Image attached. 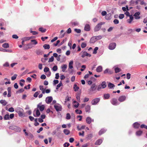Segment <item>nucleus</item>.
Segmentation results:
<instances>
[{
	"mask_svg": "<svg viewBox=\"0 0 147 147\" xmlns=\"http://www.w3.org/2000/svg\"><path fill=\"white\" fill-rule=\"evenodd\" d=\"M15 111L17 112L19 117H23L25 116L24 114V113L23 109L20 107H17L15 109Z\"/></svg>",
	"mask_w": 147,
	"mask_h": 147,
	"instance_id": "obj_1",
	"label": "nucleus"
},
{
	"mask_svg": "<svg viewBox=\"0 0 147 147\" xmlns=\"http://www.w3.org/2000/svg\"><path fill=\"white\" fill-rule=\"evenodd\" d=\"M105 22H100L98 23L94 27V31L95 32L98 31L101 28L102 25L104 24Z\"/></svg>",
	"mask_w": 147,
	"mask_h": 147,
	"instance_id": "obj_2",
	"label": "nucleus"
},
{
	"mask_svg": "<svg viewBox=\"0 0 147 147\" xmlns=\"http://www.w3.org/2000/svg\"><path fill=\"white\" fill-rule=\"evenodd\" d=\"M54 107L57 111H61L62 109L61 106L58 103L55 104L54 105Z\"/></svg>",
	"mask_w": 147,
	"mask_h": 147,
	"instance_id": "obj_3",
	"label": "nucleus"
},
{
	"mask_svg": "<svg viewBox=\"0 0 147 147\" xmlns=\"http://www.w3.org/2000/svg\"><path fill=\"white\" fill-rule=\"evenodd\" d=\"M111 102L112 105H118L119 104L117 99L115 98H113L111 100Z\"/></svg>",
	"mask_w": 147,
	"mask_h": 147,
	"instance_id": "obj_4",
	"label": "nucleus"
},
{
	"mask_svg": "<svg viewBox=\"0 0 147 147\" xmlns=\"http://www.w3.org/2000/svg\"><path fill=\"white\" fill-rule=\"evenodd\" d=\"M100 100V98H95L92 100L91 102V104L93 105H96Z\"/></svg>",
	"mask_w": 147,
	"mask_h": 147,
	"instance_id": "obj_5",
	"label": "nucleus"
},
{
	"mask_svg": "<svg viewBox=\"0 0 147 147\" xmlns=\"http://www.w3.org/2000/svg\"><path fill=\"white\" fill-rule=\"evenodd\" d=\"M116 45V44L115 43H110L109 45V48L110 50H113L115 48Z\"/></svg>",
	"mask_w": 147,
	"mask_h": 147,
	"instance_id": "obj_6",
	"label": "nucleus"
},
{
	"mask_svg": "<svg viewBox=\"0 0 147 147\" xmlns=\"http://www.w3.org/2000/svg\"><path fill=\"white\" fill-rule=\"evenodd\" d=\"M81 53H82V58L85 57V56H88L90 57L91 56V55L89 54L88 53L86 52L85 51H82L81 52Z\"/></svg>",
	"mask_w": 147,
	"mask_h": 147,
	"instance_id": "obj_7",
	"label": "nucleus"
},
{
	"mask_svg": "<svg viewBox=\"0 0 147 147\" xmlns=\"http://www.w3.org/2000/svg\"><path fill=\"white\" fill-rule=\"evenodd\" d=\"M126 98V96H125L122 95L119 98L118 100L120 102H122L125 100Z\"/></svg>",
	"mask_w": 147,
	"mask_h": 147,
	"instance_id": "obj_8",
	"label": "nucleus"
},
{
	"mask_svg": "<svg viewBox=\"0 0 147 147\" xmlns=\"http://www.w3.org/2000/svg\"><path fill=\"white\" fill-rule=\"evenodd\" d=\"M53 100V98L51 96L47 97L45 100L47 104L50 103Z\"/></svg>",
	"mask_w": 147,
	"mask_h": 147,
	"instance_id": "obj_9",
	"label": "nucleus"
},
{
	"mask_svg": "<svg viewBox=\"0 0 147 147\" xmlns=\"http://www.w3.org/2000/svg\"><path fill=\"white\" fill-rule=\"evenodd\" d=\"M96 85L95 84H93L91 86L89 90L91 92H94L95 91L96 89Z\"/></svg>",
	"mask_w": 147,
	"mask_h": 147,
	"instance_id": "obj_10",
	"label": "nucleus"
},
{
	"mask_svg": "<svg viewBox=\"0 0 147 147\" xmlns=\"http://www.w3.org/2000/svg\"><path fill=\"white\" fill-rule=\"evenodd\" d=\"M35 111H36V115H35L33 113L34 116V117H39L40 115V113L38 109H35L34 111V113L35 112Z\"/></svg>",
	"mask_w": 147,
	"mask_h": 147,
	"instance_id": "obj_11",
	"label": "nucleus"
},
{
	"mask_svg": "<svg viewBox=\"0 0 147 147\" xmlns=\"http://www.w3.org/2000/svg\"><path fill=\"white\" fill-rule=\"evenodd\" d=\"M41 103H40L37 105V107L39 108L40 110L42 111L45 109V106L43 105H41Z\"/></svg>",
	"mask_w": 147,
	"mask_h": 147,
	"instance_id": "obj_12",
	"label": "nucleus"
},
{
	"mask_svg": "<svg viewBox=\"0 0 147 147\" xmlns=\"http://www.w3.org/2000/svg\"><path fill=\"white\" fill-rule=\"evenodd\" d=\"M140 13L139 12H137L134 15V16L135 17V18L136 19H139L140 18V17L139 16Z\"/></svg>",
	"mask_w": 147,
	"mask_h": 147,
	"instance_id": "obj_13",
	"label": "nucleus"
},
{
	"mask_svg": "<svg viewBox=\"0 0 147 147\" xmlns=\"http://www.w3.org/2000/svg\"><path fill=\"white\" fill-rule=\"evenodd\" d=\"M86 123L88 124H90L91 123L92 121L93 122L94 119H93L92 120V119L91 118L89 117H88L86 118Z\"/></svg>",
	"mask_w": 147,
	"mask_h": 147,
	"instance_id": "obj_14",
	"label": "nucleus"
},
{
	"mask_svg": "<svg viewBox=\"0 0 147 147\" xmlns=\"http://www.w3.org/2000/svg\"><path fill=\"white\" fill-rule=\"evenodd\" d=\"M90 26L88 24H86L85 25L84 27L85 30L87 31H88L90 30Z\"/></svg>",
	"mask_w": 147,
	"mask_h": 147,
	"instance_id": "obj_15",
	"label": "nucleus"
},
{
	"mask_svg": "<svg viewBox=\"0 0 147 147\" xmlns=\"http://www.w3.org/2000/svg\"><path fill=\"white\" fill-rule=\"evenodd\" d=\"M102 139H98L96 141L95 144L97 145H100L102 143Z\"/></svg>",
	"mask_w": 147,
	"mask_h": 147,
	"instance_id": "obj_16",
	"label": "nucleus"
},
{
	"mask_svg": "<svg viewBox=\"0 0 147 147\" xmlns=\"http://www.w3.org/2000/svg\"><path fill=\"white\" fill-rule=\"evenodd\" d=\"M0 103L2 104L3 106H5L7 104V102L5 100H0Z\"/></svg>",
	"mask_w": 147,
	"mask_h": 147,
	"instance_id": "obj_17",
	"label": "nucleus"
},
{
	"mask_svg": "<svg viewBox=\"0 0 147 147\" xmlns=\"http://www.w3.org/2000/svg\"><path fill=\"white\" fill-rule=\"evenodd\" d=\"M36 53L38 55H41L43 54V52L40 49H38L36 51Z\"/></svg>",
	"mask_w": 147,
	"mask_h": 147,
	"instance_id": "obj_18",
	"label": "nucleus"
},
{
	"mask_svg": "<svg viewBox=\"0 0 147 147\" xmlns=\"http://www.w3.org/2000/svg\"><path fill=\"white\" fill-rule=\"evenodd\" d=\"M129 19L127 20V22L129 23L130 24L131 23L132 21L134 19V18L132 15H131L129 17Z\"/></svg>",
	"mask_w": 147,
	"mask_h": 147,
	"instance_id": "obj_19",
	"label": "nucleus"
},
{
	"mask_svg": "<svg viewBox=\"0 0 147 147\" xmlns=\"http://www.w3.org/2000/svg\"><path fill=\"white\" fill-rule=\"evenodd\" d=\"M105 19L108 20H110L111 18V14L109 13L106 15L105 16Z\"/></svg>",
	"mask_w": 147,
	"mask_h": 147,
	"instance_id": "obj_20",
	"label": "nucleus"
},
{
	"mask_svg": "<svg viewBox=\"0 0 147 147\" xmlns=\"http://www.w3.org/2000/svg\"><path fill=\"white\" fill-rule=\"evenodd\" d=\"M90 109V106L89 105H87L85 108V111L86 112H89Z\"/></svg>",
	"mask_w": 147,
	"mask_h": 147,
	"instance_id": "obj_21",
	"label": "nucleus"
},
{
	"mask_svg": "<svg viewBox=\"0 0 147 147\" xmlns=\"http://www.w3.org/2000/svg\"><path fill=\"white\" fill-rule=\"evenodd\" d=\"M102 71V67L101 66H98L96 69V71L97 72H100Z\"/></svg>",
	"mask_w": 147,
	"mask_h": 147,
	"instance_id": "obj_22",
	"label": "nucleus"
},
{
	"mask_svg": "<svg viewBox=\"0 0 147 147\" xmlns=\"http://www.w3.org/2000/svg\"><path fill=\"white\" fill-rule=\"evenodd\" d=\"M67 65L66 64H64L62 65L61 66L62 71L63 72H64L67 68Z\"/></svg>",
	"mask_w": 147,
	"mask_h": 147,
	"instance_id": "obj_23",
	"label": "nucleus"
},
{
	"mask_svg": "<svg viewBox=\"0 0 147 147\" xmlns=\"http://www.w3.org/2000/svg\"><path fill=\"white\" fill-rule=\"evenodd\" d=\"M108 86L110 89H112L115 87V85L111 83H109L108 84Z\"/></svg>",
	"mask_w": 147,
	"mask_h": 147,
	"instance_id": "obj_24",
	"label": "nucleus"
},
{
	"mask_svg": "<svg viewBox=\"0 0 147 147\" xmlns=\"http://www.w3.org/2000/svg\"><path fill=\"white\" fill-rule=\"evenodd\" d=\"M140 124L137 122H136L134 123L133 125L134 127L135 128H138L139 127Z\"/></svg>",
	"mask_w": 147,
	"mask_h": 147,
	"instance_id": "obj_25",
	"label": "nucleus"
},
{
	"mask_svg": "<svg viewBox=\"0 0 147 147\" xmlns=\"http://www.w3.org/2000/svg\"><path fill=\"white\" fill-rule=\"evenodd\" d=\"M100 85L101 86V88L102 89L105 88L107 86V84L105 81L102 82Z\"/></svg>",
	"mask_w": 147,
	"mask_h": 147,
	"instance_id": "obj_26",
	"label": "nucleus"
},
{
	"mask_svg": "<svg viewBox=\"0 0 147 147\" xmlns=\"http://www.w3.org/2000/svg\"><path fill=\"white\" fill-rule=\"evenodd\" d=\"M1 51L3 52H8L9 53H12V51L10 49H2L1 50H0Z\"/></svg>",
	"mask_w": 147,
	"mask_h": 147,
	"instance_id": "obj_27",
	"label": "nucleus"
},
{
	"mask_svg": "<svg viewBox=\"0 0 147 147\" xmlns=\"http://www.w3.org/2000/svg\"><path fill=\"white\" fill-rule=\"evenodd\" d=\"M106 131V129H101L99 132V135H102L105 133Z\"/></svg>",
	"mask_w": 147,
	"mask_h": 147,
	"instance_id": "obj_28",
	"label": "nucleus"
},
{
	"mask_svg": "<svg viewBox=\"0 0 147 147\" xmlns=\"http://www.w3.org/2000/svg\"><path fill=\"white\" fill-rule=\"evenodd\" d=\"M96 41V39L95 37H92L90 39V43H94Z\"/></svg>",
	"mask_w": 147,
	"mask_h": 147,
	"instance_id": "obj_29",
	"label": "nucleus"
},
{
	"mask_svg": "<svg viewBox=\"0 0 147 147\" xmlns=\"http://www.w3.org/2000/svg\"><path fill=\"white\" fill-rule=\"evenodd\" d=\"M110 96L109 94H105L104 95V99H108L110 97Z\"/></svg>",
	"mask_w": 147,
	"mask_h": 147,
	"instance_id": "obj_30",
	"label": "nucleus"
},
{
	"mask_svg": "<svg viewBox=\"0 0 147 147\" xmlns=\"http://www.w3.org/2000/svg\"><path fill=\"white\" fill-rule=\"evenodd\" d=\"M104 74L109 73V74H111L112 73V72L109 69H107L104 71Z\"/></svg>",
	"mask_w": 147,
	"mask_h": 147,
	"instance_id": "obj_31",
	"label": "nucleus"
},
{
	"mask_svg": "<svg viewBox=\"0 0 147 147\" xmlns=\"http://www.w3.org/2000/svg\"><path fill=\"white\" fill-rule=\"evenodd\" d=\"M43 47L45 49H49L50 48L49 45L47 44H45L43 45Z\"/></svg>",
	"mask_w": 147,
	"mask_h": 147,
	"instance_id": "obj_32",
	"label": "nucleus"
},
{
	"mask_svg": "<svg viewBox=\"0 0 147 147\" xmlns=\"http://www.w3.org/2000/svg\"><path fill=\"white\" fill-rule=\"evenodd\" d=\"M80 93H78L76 94V98L77 100H78V101L79 102H80Z\"/></svg>",
	"mask_w": 147,
	"mask_h": 147,
	"instance_id": "obj_33",
	"label": "nucleus"
},
{
	"mask_svg": "<svg viewBox=\"0 0 147 147\" xmlns=\"http://www.w3.org/2000/svg\"><path fill=\"white\" fill-rule=\"evenodd\" d=\"M73 88L74 90V91L75 92H76L79 89V88L78 86H77V85L75 84Z\"/></svg>",
	"mask_w": 147,
	"mask_h": 147,
	"instance_id": "obj_34",
	"label": "nucleus"
},
{
	"mask_svg": "<svg viewBox=\"0 0 147 147\" xmlns=\"http://www.w3.org/2000/svg\"><path fill=\"white\" fill-rule=\"evenodd\" d=\"M73 61H71L69 64V69H71L73 68Z\"/></svg>",
	"mask_w": 147,
	"mask_h": 147,
	"instance_id": "obj_35",
	"label": "nucleus"
},
{
	"mask_svg": "<svg viewBox=\"0 0 147 147\" xmlns=\"http://www.w3.org/2000/svg\"><path fill=\"white\" fill-rule=\"evenodd\" d=\"M64 133L66 135H68L70 133L69 131L67 129H64L63 130Z\"/></svg>",
	"mask_w": 147,
	"mask_h": 147,
	"instance_id": "obj_36",
	"label": "nucleus"
},
{
	"mask_svg": "<svg viewBox=\"0 0 147 147\" xmlns=\"http://www.w3.org/2000/svg\"><path fill=\"white\" fill-rule=\"evenodd\" d=\"M3 47L5 48H7L9 47V45L8 43H5L2 45Z\"/></svg>",
	"mask_w": 147,
	"mask_h": 147,
	"instance_id": "obj_37",
	"label": "nucleus"
},
{
	"mask_svg": "<svg viewBox=\"0 0 147 147\" xmlns=\"http://www.w3.org/2000/svg\"><path fill=\"white\" fill-rule=\"evenodd\" d=\"M3 119L5 120H9V115L8 114H6L4 116Z\"/></svg>",
	"mask_w": 147,
	"mask_h": 147,
	"instance_id": "obj_38",
	"label": "nucleus"
},
{
	"mask_svg": "<svg viewBox=\"0 0 147 147\" xmlns=\"http://www.w3.org/2000/svg\"><path fill=\"white\" fill-rule=\"evenodd\" d=\"M142 133V131H141L139 130L136 132V134L137 136H140L141 135Z\"/></svg>",
	"mask_w": 147,
	"mask_h": 147,
	"instance_id": "obj_39",
	"label": "nucleus"
},
{
	"mask_svg": "<svg viewBox=\"0 0 147 147\" xmlns=\"http://www.w3.org/2000/svg\"><path fill=\"white\" fill-rule=\"evenodd\" d=\"M115 73H117L121 71V69L117 67L115 68Z\"/></svg>",
	"mask_w": 147,
	"mask_h": 147,
	"instance_id": "obj_40",
	"label": "nucleus"
},
{
	"mask_svg": "<svg viewBox=\"0 0 147 147\" xmlns=\"http://www.w3.org/2000/svg\"><path fill=\"white\" fill-rule=\"evenodd\" d=\"M39 30L42 32H45L46 31V29H44L43 28H40Z\"/></svg>",
	"mask_w": 147,
	"mask_h": 147,
	"instance_id": "obj_41",
	"label": "nucleus"
},
{
	"mask_svg": "<svg viewBox=\"0 0 147 147\" xmlns=\"http://www.w3.org/2000/svg\"><path fill=\"white\" fill-rule=\"evenodd\" d=\"M40 91H38L37 92H36L34 94V96L35 97H37L38 96V95L40 93Z\"/></svg>",
	"mask_w": 147,
	"mask_h": 147,
	"instance_id": "obj_42",
	"label": "nucleus"
},
{
	"mask_svg": "<svg viewBox=\"0 0 147 147\" xmlns=\"http://www.w3.org/2000/svg\"><path fill=\"white\" fill-rule=\"evenodd\" d=\"M98 47H95L94 50V51H93V53L94 54H96L97 52V51L98 50Z\"/></svg>",
	"mask_w": 147,
	"mask_h": 147,
	"instance_id": "obj_43",
	"label": "nucleus"
},
{
	"mask_svg": "<svg viewBox=\"0 0 147 147\" xmlns=\"http://www.w3.org/2000/svg\"><path fill=\"white\" fill-rule=\"evenodd\" d=\"M62 82L61 81L60 82V83L59 84L57 85V87H56V89L57 90L59 89V88L60 87L62 86Z\"/></svg>",
	"mask_w": 147,
	"mask_h": 147,
	"instance_id": "obj_44",
	"label": "nucleus"
},
{
	"mask_svg": "<svg viewBox=\"0 0 147 147\" xmlns=\"http://www.w3.org/2000/svg\"><path fill=\"white\" fill-rule=\"evenodd\" d=\"M71 118V116L69 113H67L66 114V119H69Z\"/></svg>",
	"mask_w": 147,
	"mask_h": 147,
	"instance_id": "obj_45",
	"label": "nucleus"
},
{
	"mask_svg": "<svg viewBox=\"0 0 147 147\" xmlns=\"http://www.w3.org/2000/svg\"><path fill=\"white\" fill-rule=\"evenodd\" d=\"M92 134H90L87 135L86 138L90 140L92 138Z\"/></svg>",
	"mask_w": 147,
	"mask_h": 147,
	"instance_id": "obj_46",
	"label": "nucleus"
},
{
	"mask_svg": "<svg viewBox=\"0 0 147 147\" xmlns=\"http://www.w3.org/2000/svg\"><path fill=\"white\" fill-rule=\"evenodd\" d=\"M96 40H99L101 39L102 38V36H98L95 37Z\"/></svg>",
	"mask_w": 147,
	"mask_h": 147,
	"instance_id": "obj_47",
	"label": "nucleus"
},
{
	"mask_svg": "<svg viewBox=\"0 0 147 147\" xmlns=\"http://www.w3.org/2000/svg\"><path fill=\"white\" fill-rule=\"evenodd\" d=\"M17 75L16 74H15L13 76L11 77V80H15L17 77Z\"/></svg>",
	"mask_w": 147,
	"mask_h": 147,
	"instance_id": "obj_48",
	"label": "nucleus"
},
{
	"mask_svg": "<svg viewBox=\"0 0 147 147\" xmlns=\"http://www.w3.org/2000/svg\"><path fill=\"white\" fill-rule=\"evenodd\" d=\"M75 112L77 114H81L82 113V111L81 110H79L78 109H76L75 110Z\"/></svg>",
	"mask_w": 147,
	"mask_h": 147,
	"instance_id": "obj_49",
	"label": "nucleus"
},
{
	"mask_svg": "<svg viewBox=\"0 0 147 147\" xmlns=\"http://www.w3.org/2000/svg\"><path fill=\"white\" fill-rule=\"evenodd\" d=\"M86 46V43L84 42H82L81 44V47L82 48H84Z\"/></svg>",
	"mask_w": 147,
	"mask_h": 147,
	"instance_id": "obj_50",
	"label": "nucleus"
},
{
	"mask_svg": "<svg viewBox=\"0 0 147 147\" xmlns=\"http://www.w3.org/2000/svg\"><path fill=\"white\" fill-rule=\"evenodd\" d=\"M44 71L45 72H48L49 71V69L48 67H45L44 69Z\"/></svg>",
	"mask_w": 147,
	"mask_h": 147,
	"instance_id": "obj_51",
	"label": "nucleus"
},
{
	"mask_svg": "<svg viewBox=\"0 0 147 147\" xmlns=\"http://www.w3.org/2000/svg\"><path fill=\"white\" fill-rule=\"evenodd\" d=\"M54 59L53 56H51V57L50 58L48 61L49 62H52L53 61Z\"/></svg>",
	"mask_w": 147,
	"mask_h": 147,
	"instance_id": "obj_52",
	"label": "nucleus"
},
{
	"mask_svg": "<svg viewBox=\"0 0 147 147\" xmlns=\"http://www.w3.org/2000/svg\"><path fill=\"white\" fill-rule=\"evenodd\" d=\"M0 21L1 22V23H0V26H3L4 25V20H3L1 19L0 20Z\"/></svg>",
	"mask_w": 147,
	"mask_h": 147,
	"instance_id": "obj_53",
	"label": "nucleus"
},
{
	"mask_svg": "<svg viewBox=\"0 0 147 147\" xmlns=\"http://www.w3.org/2000/svg\"><path fill=\"white\" fill-rule=\"evenodd\" d=\"M97 89L98 91H100V90L102 88H101V86L100 85H100H98L97 86Z\"/></svg>",
	"mask_w": 147,
	"mask_h": 147,
	"instance_id": "obj_54",
	"label": "nucleus"
},
{
	"mask_svg": "<svg viewBox=\"0 0 147 147\" xmlns=\"http://www.w3.org/2000/svg\"><path fill=\"white\" fill-rule=\"evenodd\" d=\"M57 69V67L56 65L54 66L52 70L54 71H56Z\"/></svg>",
	"mask_w": 147,
	"mask_h": 147,
	"instance_id": "obj_55",
	"label": "nucleus"
},
{
	"mask_svg": "<svg viewBox=\"0 0 147 147\" xmlns=\"http://www.w3.org/2000/svg\"><path fill=\"white\" fill-rule=\"evenodd\" d=\"M24 91V90L23 88H21L19 90L17 91L16 92V93H21V92H22L23 91Z\"/></svg>",
	"mask_w": 147,
	"mask_h": 147,
	"instance_id": "obj_56",
	"label": "nucleus"
},
{
	"mask_svg": "<svg viewBox=\"0 0 147 147\" xmlns=\"http://www.w3.org/2000/svg\"><path fill=\"white\" fill-rule=\"evenodd\" d=\"M124 17V16L123 14H120L119 16V18L120 19H122Z\"/></svg>",
	"mask_w": 147,
	"mask_h": 147,
	"instance_id": "obj_57",
	"label": "nucleus"
},
{
	"mask_svg": "<svg viewBox=\"0 0 147 147\" xmlns=\"http://www.w3.org/2000/svg\"><path fill=\"white\" fill-rule=\"evenodd\" d=\"M27 46H28V48L29 49H31L32 47V44L31 43H29L27 44Z\"/></svg>",
	"mask_w": 147,
	"mask_h": 147,
	"instance_id": "obj_58",
	"label": "nucleus"
},
{
	"mask_svg": "<svg viewBox=\"0 0 147 147\" xmlns=\"http://www.w3.org/2000/svg\"><path fill=\"white\" fill-rule=\"evenodd\" d=\"M138 1H139L140 2V4L141 5H146L144 2V0H138Z\"/></svg>",
	"mask_w": 147,
	"mask_h": 147,
	"instance_id": "obj_59",
	"label": "nucleus"
},
{
	"mask_svg": "<svg viewBox=\"0 0 147 147\" xmlns=\"http://www.w3.org/2000/svg\"><path fill=\"white\" fill-rule=\"evenodd\" d=\"M140 127L142 128H145L146 129H147V126L144 124H142L140 126Z\"/></svg>",
	"mask_w": 147,
	"mask_h": 147,
	"instance_id": "obj_60",
	"label": "nucleus"
},
{
	"mask_svg": "<svg viewBox=\"0 0 147 147\" xmlns=\"http://www.w3.org/2000/svg\"><path fill=\"white\" fill-rule=\"evenodd\" d=\"M131 76V74L129 73H128L126 74L127 78L129 80L130 79Z\"/></svg>",
	"mask_w": 147,
	"mask_h": 147,
	"instance_id": "obj_61",
	"label": "nucleus"
},
{
	"mask_svg": "<svg viewBox=\"0 0 147 147\" xmlns=\"http://www.w3.org/2000/svg\"><path fill=\"white\" fill-rule=\"evenodd\" d=\"M3 66L5 67H9V64L8 62H6L3 65Z\"/></svg>",
	"mask_w": 147,
	"mask_h": 147,
	"instance_id": "obj_62",
	"label": "nucleus"
},
{
	"mask_svg": "<svg viewBox=\"0 0 147 147\" xmlns=\"http://www.w3.org/2000/svg\"><path fill=\"white\" fill-rule=\"evenodd\" d=\"M31 42H33V44L34 45H36L38 43L37 41L35 39L31 40Z\"/></svg>",
	"mask_w": 147,
	"mask_h": 147,
	"instance_id": "obj_63",
	"label": "nucleus"
},
{
	"mask_svg": "<svg viewBox=\"0 0 147 147\" xmlns=\"http://www.w3.org/2000/svg\"><path fill=\"white\" fill-rule=\"evenodd\" d=\"M113 22L115 24H117L119 23V21L117 19H115L113 21Z\"/></svg>",
	"mask_w": 147,
	"mask_h": 147,
	"instance_id": "obj_64",
	"label": "nucleus"
}]
</instances>
